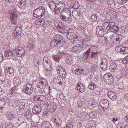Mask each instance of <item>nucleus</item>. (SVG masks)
<instances>
[{"mask_svg":"<svg viewBox=\"0 0 128 128\" xmlns=\"http://www.w3.org/2000/svg\"><path fill=\"white\" fill-rule=\"evenodd\" d=\"M45 10L43 7L39 6L34 11V16L37 18H40L42 16H44Z\"/></svg>","mask_w":128,"mask_h":128,"instance_id":"nucleus-1","label":"nucleus"},{"mask_svg":"<svg viewBox=\"0 0 128 128\" xmlns=\"http://www.w3.org/2000/svg\"><path fill=\"white\" fill-rule=\"evenodd\" d=\"M8 13L11 14L10 19L12 24L14 25L17 24V15L16 12L13 10H10L9 11Z\"/></svg>","mask_w":128,"mask_h":128,"instance_id":"nucleus-2","label":"nucleus"},{"mask_svg":"<svg viewBox=\"0 0 128 128\" xmlns=\"http://www.w3.org/2000/svg\"><path fill=\"white\" fill-rule=\"evenodd\" d=\"M56 68L58 74L62 78H65L66 75V73L64 69L59 65L57 66Z\"/></svg>","mask_w":128,"mask_h":128,"instance_id":"nucleus-3","label":"nucleus"},{"mask_svg":"<svg viewBox=\"0 0 128 128\" xmlns=\"http://www.w3.org/2000/svg\"><path fill=\"white\" fill-rule=\"evenodd\" d=\"M115 23L113 22H108L107 30H109L110 31L112 32H117L119 27L118 26H115Z\"/></svg>","mask_w":128,"mask_h":128,"instance_id":"nucleus-4","label":"nucleus"},{"mask_svg":"<svg viewBox=\"0 0 128 128\" xmlns=\"http://www.w3.org/2000/svg\"><path fill=\"white\" fill-rule=\"evenodd\" d=\"M25 52V50L22 47H19L15 50L14 55L20 57L24 54Z\"/></svg>","mask_w":128,"mask_h":128,"instance_id":"nucleus-5","label":"nucleus"},{"mask_svg":"<svg viewBox=\"0 0 128 128\" xmlns=\"http://www.w3.org/2000/svg\"><path fill=\"white\" fill-rule=\"evenodd\" d=\"M74 30L72 29H70L67 31V36L69 40H72L76 38L77 36H74Z\"/></svg>","mask_w":128,"mask_h":128,"instance_id":"nucleus-6","label":"nucleus"},{"mask_svg":"<svg viewBox=\"0 0 128 128\" xmlns=\"http://www.w3.org/2000/svg\"><path fill=\"white\" fill-rule=\"evenodd\" d=\"M99 104L102 108L107 109L109 107V104L108 100L106 99L102 100H100Z\"/></svg>","mask_w":128,"mask_h":128,"instance_id":"nucleus-7","label":"nucleus"},{"mask_svg":"<svg viewBox=\"0 0 128 128\" xmlns=\"http://www.w3.org/2000/svg\"><path fill=\"white\" fill-rule=\"evenodd\" d=\"M54 26L58 31L60 32L64 31L65 28L64 27V26L62 25V23L60 22H56L54 23Z\"/></svg>","mask_w":128,"mask_h":128,"instance_id":"nucleus-8","label":"nucleus"},{"mask_svg":"<svg viewBox=\"0 0 128 128\" xmlns=\"http://www.w3.org/2000/svg\"><path fill=\"white\" fill-rule=\"evenodd\" d=\"M22 29L20 24H18L16 27V29L14 32V34L15 36H18L21 34Z\"/></svg>","mask_w":128,"mask_h":128,"instance_id":"nucleus-9","label":"nucleus"},{"mask_svg":"<svg viewBox=\"0 0 128 128\" xmlns=\"http://www.w3.org/2000/svg\"><path fill=\"white\" fill-rule=\"evenodd\" d=\"M75 90H78L80 93H83L84 91V87L81 82H78L76 86Z\"/></svg>","mask_w":128,"mask_h":128,"instance_id":"nucleus-10","label":"nucleus"},{"mask_svg":"<svg viewBox=\"0 0 128 128\" xmlns=\"http://www.w3.org/2000/svg\"><path fill=\"white\" fill-rule=\"evenodd\" d=\"M97 34L99 36L102 37L104 36V31L102 27L101 26L97 27L96 29Z\"/></svg>","mask_w":128,"mask_h":128,"instance_id":"nucleus-11","label":"nucleus"},{"mask_svg":"<svg viewBox=\"0 0 128 128\" xmlns=\"http://www.w3.org/2000/svg\"><path fill=\"white\" fill-rule=\"evenodd\" d=\"M43 64L44 68H46L47 66H51L50 60L47 57L45 56L43 60Z\"/></svg>","mask_w":128,"mask_h":128,"instance_id":"nucleus-12","label":"nucleus"},{"mask_svg":"<svg viewBox=\"0 0 128 128\" xmlns=\"http://www.w3.org/2000/svg\"><path fill=\"white\" fill-rule=\"evenodd\" d=\"M14 74V70L10 67H8V69H6L5 70V74L8 76L12 77Z\"/></svg>","mask_w":128,"mask_h":128,"instance_id":"nucleus-13","label":"nucleus"},{"mask_svg":"<svg viewBox=\"0 0 128 128\" xmlns=\"http://www.w3.org/2000/svg\"><path fill=\"white\" fill-rule=\"evenodd\" d=\"M54 40H56L59 44L63 42L64 41V39L61 35L57 34L54 36Z\"/></svg>","mask_w":128,"mask_h":128,"instance_id":"nucleus-14","label":"nucleus"},{"mask_svg":"<svg viewBox=\"0 0 128 128\" xmlns=\"http://www.w3.org/2000/svg\"><path fill=\"white\" fill-rule=\"evenodd\" d=\"M108 97L112 100H114L116 99V94L114 92L110 91L108 92Z\"/></svg>","mask_w":128,"mask_h":128,"instance_id":"nucleus-15","label":"nucleus"},{"mask_svg":"<svg viewBox=\"0 0 128 128\" xmlns=\"http://www.w3.org/2000/svg\"><path fill=\"white\" fill-rule=\"evenodd\" d=\"M107 3L108 6L112 8L116 7H118L117 6V4H116L113 0H110L107 1Z\"/></svg>","mask_w":128,"mask_h":128,"instance_id":"nucleus-16","label":"nucleus"},{"mask_svg":"<svg viewBox=\"0 0 128 128\" xmlns=\"http://www.w3.org/2000/svg\"><path fill=\"white\" fill-rule=\"evenodd\" d=\"M42 110L41 107L39 106H35L32 108V110L33 113L38 114L40 113Z\"/></svg>","mask_w":128,"mask_h":128,"instance_id":"nucleus-17","label":"nucleus"},{"mask_svg":"<svg viewBox=\"0 0 128 128\" xmlns=\"http://www.w3.org/2000/svg\"><path fill=\"white\" fill-rule=\"evenodd\" d=\"M71 12L67 8H64L62 10L60 14L70 16Z\"/></svg>","mask_w":128,"mask_h":128,"instance_id":"nucleus-18","label":"nucleus"},{"mask_svg":"<svg viewBox=\"0 0 128 128\" xmlns=\"http://www.w3.org/2000/svg\"><path fill=\"white\" fill-rule=\"evenodd\" d=\"M70 16L60 14V18L62 21L67 22L69 20Z\"/></svg>","mask_w":128,"mask_h":128,"instance_id":"nucleus-19","label":"nucleus"},{"mask_svg":"<svg viewBox=\"0 0 128 128\" xmlns=\"http://www.w3.org/2000/svg\"><path fill=\"white\" fill-rule=\"evenodd\" d=\"M5 52L4 55L5 57H9L10 58H12L14 56H16L14 55V53L12 51L8 50Z\"/></svg>","mask_w":128,"mask_h":128,"instance_id":"nucleus-20","label":"nucleus"},{"mask_svg":"<svg viewBox=\"0 0 128 128\" xmlns=\"http://www.w3.org/2000/svg\"><path fill=\"white\" fill-rule=\"evenodd\" d=\"M46 68L45 73L46 74L47 76H49L51 75L52 74V68L51 66H47Z\"/></svg>","mask_w":128,"mask_h":128,"instance_id":"nucleus-21","label":"nucleus"},{"mask_svg":"<svg viewBox=\"0 0 128 128\" xmlns=\"http://www.w3.org/2000/svg\"><path fill=\"white\" fill-rule=\"evenodd\" d=\"M72 72L77 74L79 68H80V67L78 66L77 65H75L72 66Z\"/></svg>","mask_w":128,"mask_h":128,"instance_id":"nucleus-22","label":"nucleus"},{"mask_svg":"<svg viewBox=\"0 0 128 128\" xmlns=\"http://www.w3.org/2000/svg\"><path fill=\"white\" fill-rule=\"evenodd\" d=\"M90 48H89L88 50L84 52L83 54V58L84 60H86L88 57L90 52Z\"/></svg>","mask_w":128,"mask_h":128,"instance_id":"nucleus-23","label":"nucleus"},{"mask_svg":"<svg viewBox=\"0 0 128 128\" xmlns=\"http://www.w3.org/2000/svg\"><path fill=\"white\" fill-rule=\"evenodd\" d=\"M59 44H60L58 42V41H57L55 39L54 40V37L53 36V40H52L50 43L51 46L52 47H54Z\"/></svg>","mask_w":128,"mask_h":128,"instance_id":"nucleus-24","label":"nucleus"},{"mask_svg":"<svg viewBox=\"0 0 128 128\" xmlns=\"http://www.w3.org/2000/svg\"><path fill=\"white\" fill-rule=\"evenodd\" d=\"M61 8V6L60 4H57L53 11H54L55 14L60 12Z\"/></svg>","mask_w":128,"mask_h":128,"instance_id":"nucleus-25","label":"nucleus"},{"mask_svg":"<svg viewBox=\"0 0 128 128\" xmlns=\"http://www.w3.org/2000/svg\"><path fill=\"white\" fill-rule=\"evenodd\" d=\"M54 122L57 126H59L62 123V120L60 118L58 117L54 119Z\"/></svg>","mask_w":128,"mask_h":128,"instance_id":"nucleus-26","label":"nucleus"},{"mask_svg":"<svg viewBox=\"0 0 128 128\" xmlns=\"http://www.w3.org/2000/svg\"><path fill=\"white\" fill-rule=\"evenodd\" d=\"M128 10V5H126L124 6L120 7V12L122 13H126Z\"/></svg>","mask_w":128,"mask_h":128,"instance_id":"nucleus-27","label":"nucleus"},{"mask_svg":"<svg viewBox=\"0 0 128 128\" xmlns=\"http://www.w3.org/2000/svg\"><path fill=\"white\" fill-rule=\"evenodd\" d=\"M39 57L38 55L35 56L34 58V63L35 65H37L39 64L40 62L39 59Z\"/></svg>","mask_w":128,"mask_h":128,"instance_id":"nucleus-28","label":"nucleus"},{"mask_svg":"<svg viewBox=\"0 0 128 128\" xmlns=\"http://www.w3.org/2000/svg\"><path fill=\"white\" fill-rule=\"evenodd\" d=\"M56 5V4L54 1H52L49 2L48 6L50 9L52 11H53V10H54Z\"/></svg>","mask_w":128,"mask_h":128,"instance_id":"nucleus-29","label":"nucleus"},{"mask_svg":"<svg viewBox=\"0 0 128 128\" xmlns=\"http://www.w3.org/2000/svg\"><path fill=\"white\" fill-rule=\"evenodd\" d=\"M53 81L55 83L61 85L62 84V83L61 81L60 77L57 76H55L54 78Z\"/></svg>","mask_w":128,"mask_h":128,"instance_id":"nucleus-30","label":"nucleus"},{"mask_svg":"<svg viewBox=\"0 0 128 128\" xmlns=\"http://www.w3.org/2000/svg\"><path fill=\"white\" fill-rule=\"evenodd\" d=\"M128 53V48L126 47H122L120 49V53L125 54Z\"/></svg>","mask_w":128,"mask_h":128,"instance_id":"nucleus-31","label":"nucleus"},{"mask_svg":"<svg viewBox=\"0 0 128 128\" xmlns=\"http://www.w3.org/2000/svg\"><path fill=\"white\" fill-rule=\"evenodd\" d=\"M33 88L31 89L29 88H24V91L26 93L28 94H30L32 92Z\"/></svg>","mask_w":128,"mask_h":128,"instance_id":"nucleus-32","label":"nucleus"},{"mask_svg":"<svg viewBox=\"0 0 128 128\" xmlns=\"http://www.w3.org/2000/svg\"><path fill=\"white\" fill-rule=\"evenodd\" d=\"M65 49L66 48L63 46H60L59 48V52L58 54V55L59 56L60 55H61L64 52V51L65 50Z\"/></svg>","mask_w":128,"mask_h":128,"instance_id":"nucleus-33","label":"nucleus"},{"mask_svg":"<svg viewBox=\"0 0 128 128\" xmlns=\"http://www.w3.org/2000/svg\"><path fill=\"white\" fill-rule=\"evenodd\" d=\"M111 76V75L110 73H108L104 74V76L103 78L104 80H108L109 81L110 80L109 78Z\"/></svg>","mask_w":128,"mask_h":128,"instance_id":"nucleus-34","label":"nucleus"},{"mask_svg":"<svg viewBox=\"0 0 128 128\" xmlns=\"http://www.w3.org/2000/svg\"><path fill=\"white\" fill-rule=\"evenodd\" d=\"M99 53V52H91V56L90 58H96Z\"/></svg>","mask_w":128,"mask_h":128,"instance_id":"nucleus-35","label":"nucleus"},{"mask_svg":"<svg viewBox=\"0 0 128 128\" xmlns=\"http://www.w3.org/2000/svg\"><path fill=\"white\" fill-rule=\"evenodd\" d=\"M85 102V100L83 98H82L81 100H78L77 102L78 104L80 107H81Z\"/></svg>","mask_w":128,"mask_h":128,"instance_id":"nucleus-36","label":"nucleus"},{"mask_svg":"<svg viewBox=\"0 0 128 128\" xmlns=\"http://www.w3.org/2000/svg\"><path fill=\"white\" fill-rule=\"evenodd\" d=\"M98 15L97 14H94L91 16L90 17V19L92 22H95L97 20Z\"/></svg>","mask_w":128,"mask_h":128,"instance_id":"nucleus-37","label":"nucleus"},{"mask_svg":"<svg viewBox=\"0 0 128 128\" xmlns=\"http://www.w3.org/2000/svg\"><path fill=\"white\" fill-rule=\"evenodd\" d=\"M88 87L91 90H93L94 88H96V86L93 82H92L88 85Z\"/></svg>","mask_w":128,"mask_h":128,"instance_id":"nucleus-38","label":"nucleus"},{"mask_svg":"<svg viewBox=\"0 0 128 128\" xmlns=\"http://www.w3.org/2000/svg\"><path fill=\"white\" fill-rule=\"evenodd\" d=\"M49 126H50V124L49 122H44L42 124V128H46Z\"/></svg>","mask_w":128,"mask_h":128,"instance_id":"nucleus-39","label":"nucleus"},{"mask_svg":"<svg viewBox=\"0 0 128 128\" xmlns=\"http://www.w3.org/2000/svg\"><path fill=\"white\" fill-rule=\"evenodd\" d=\"M116 65L114 63L111 65L110 69L112 72H114V70L116 69Z\"/></svg>","mask_w":128,"mask_h":128,"instance_id":"nucleus-40","label":"nucleus"},{"mask_svg":"<svg viewBox=\"0 0 128 128\" xmlns=\"http://www.w3.org/2000/svg\"><path fill=\"white\" fill-rule=\"evenodd\" d=\"M108 64H100L101 69L104 71H106L107 70Z\"/></svg>","mask_w":128,"mask_h":128,"instance_id":"nucleus-41","label":"nucleus"},{"mask_svg":"<svg viewBox=\"0 0 128 128\" xmlns=\"http://www.w3.org/2000/svg\"><path fill=\"white\" fill-rule=\"evenodd\" d=\"M122 62L124 64H127L128 63V56H126L124 58H122Z\"/></svg>","mask_w":128,"mask_h":128,"instance_id":"nucleus-42","label":"nucleus"},{"mask_svg":"<svg viewBox=\"0 0 128 128\" xmlns=\"http://www.w3.org/2000/svg\"><path fill=\"white\" fill-rule=\"evenodd\" d=\"M74 4H73V8L75 9L78 8L80 6V5L78 2L76 1H74Z\"/></svg>","mask_w":128,"mask_h":128,"instance_id":"nucleus-43","label":"nucleus"},{"mask_svg":"<svg viewBox=\"0 0 128 128\" xmlns=\"http://www.w3.org/2000/svg\"><path fill=\"white\" fill-rule=\"evenodd\" d=\"M76 28L82 32H84L85 30V28L81 26V25H79L77 26Z\"/></svg>","mask_w":128,"mask_h":128,"instance_id":"nucleus-44","label":"nucleus"},{"mask_svg":"<svg viewBox=\"0 0 128 128\" xmlns=\"http://www.w3.org/2000/svg\"><path fill=\"white\" fill-rule=\"evenodd\" d=\"M52 56L53 59L56 62H58L60 61V58H61L60 56Z\"/></svg>","mask_w":128,"mask_h":128,"instance_id":"nucleus-45","label":"nucleus"},{"mask_svg":"<svg viewBox=\"0 0 128 128\" xmlns=\"http://www.w3.org/2000/svg\"><path fill=\"white\" fill-rule=\"evenodd\" d=\"M14 117V115L12 113L9 112L8 114V118L10 120L12 119Z\"/></svg>","mask_w":128,"mask_h":128,"instance_id":"nucleus-46","label":"nucleus"},{"mask_svg":"<svg viewBox=\"0 0 128 128\" xmlns=\"http://www.w3.org/2000/svg\"><path fill=\"white\" fill-rule=\"evenodd\" d=\"M120 72L119 71H118L116 72L114 74L115 77L118 79V80H120Z\"/></svg>","mask_w":128,"mask_h":128,"instance_id":"nucleus-47","label":"nucleus"},{"mask_svg":"<svg viewBox=\"0 0 128 128\" xmlns=\"http://www.w3.org/2000/svg\"><path fill=\"white\" fill-rule=\"evenodd\" d=\"M65 60L67 64H70L71 63L72 59L70 56H68V57H66V58H65Z\"/></svg>","mask_w":128,"mask_h":128,"instance_id":"nucleus-48","label":"nucleus"},{"mask_svg":"<svg viewBox=\"0 0 128 128\" xmlns=\"http://www.w3.org/2000/svg\"><path fill=\"white\" fill-rule=\"evenodd\" d=\"M94 122L93 121H89L88 122V126L90 125L91 128H94Z\"/></svg>","mask_w":128,"mask_h":128,"instance_id":"nucleus-49","label":"nucleus"},{"mask_svg":"<svg viewBox=\"0 0 128 128\" xmlns=\"http://www.w3.org/2000/svg\"><path fill=\"white\" fill-rule=\"evenodd\" d=\"M28 47L31 50H32L35 47V46L34 45V43L32 42L31 44L29 43L28 44Z\"/></svg>","mask_w":128,"mask_h":128,"instance_id":"nucleus-50","label":"nucleus"},{"mask_svg":"<svg viewBox=\"0 0 128 128\" xmlns=\"http://www.w3.org/2000/svg\"><path fill=\"white\" fill-rule=\"evenodd\" d=\"M100 94L99 91L97 90H94V92H93L92 93V94L94 96H95L99 94Z\"/></svg>","mask_w":128,"mask_h":128,"instance_id":"nucleus-51","label":"nucleus"},{"mask_svg":"<svg viewBox=\"0 0 128 128\" xmlns=\"http://www.w3.org/2000/svg\"><path fill=\"white\" fill-rule=\"evenodd\" d=\"M62 56H64L65 58L66 57H68V56H70L67 53H66V52H64L61 55H60L59 56L60 57H62Z\"/></svg>","mask_w":128,"mask_h":128,"instance_id":"nucleus-52","label":"nucleus"},{"mask_svg":"<svg viewBox=\"0 0 128 128\" xmlns=\"http://www.w3.org/2000/svg\"><path fill=\"white\" fill-rule=\"evenodd\" d=\"M100 64H108V61L105 58L102 60Z\"/></svg>","mask_w":128,"mask_h":128,"instance_id":"nucleus-53","label":"nucleus"},{"mask_svg":"<svg viewBox=\"0 0 128 128\" xmlns=\"http://www.w3.org/2000/svg\"><path fill=\"white\" fill-rule=\"evenodd\" d=\"M26 0L23 1V0H21V1L19 3V4L22 6H24V5L26 4Z\"/></svg>","mask_w":128,"mask_h":128,"instance_id":"nucleus-54","label":"nucleus"},{"mask_svg":"<svg viewBox=\"0 0 128 128\" xmlns=\"http://www.w3.org/2000/svg\"><path fill=\"white\" fill-rule=\"evenodd\" d=\"M24 88H33L32 87V85L30 83H28L26 85V86H24Z\"/></svg>","mask_w":128,"mask_h":128,"instance_id":"nucleus-55","label":"nucleus"},{"mask_svg":"<svg viewBox=\"0 0 128 128\" xmlns=\"http://www.w3.org/2000/svg\"><path fill=\"white\" fill-rule=\"evenodd\" d=\"M14 92L10 90L8 94L9 96L12 97L14 96Z\"/></svg>","mask_w":128,"mask_h":128,"instance_id":"nucleus-56","label":"nucleus"},{"mask_svg":"<svg viewBox=\"0 0 128 128\" xmlns=\"http://www.w3.org/2000/svg\"><path fill=\"white\" fill-rule=\"evenodd\" d=\"M109 22H105L103 24V26L104 28L107 30V28L108 27V25Z\"/></svg>","mask_w":128,"mask_h":128,"instance_id":"nucleus-57","label":"nucleus"},{"mask_svg":"<svg viewBox=\"0 0 128 128\" xmlns=\"http://www.w3.org/2000/svg\"><path fill=\"white\" fill-rule=\"evenodd\" d=\"M84 70L82 69V68L80 67V68H79V71H78L77 74H80L82 73L83 72L84 73Z\"/></svg>","mask_w":128,"mask_h":128,"instance_id":"nucleus-58","label":"nucleus"},{"mask_svg":"<svg viewBox=\"0 0 128 128\" xmlns=\"http://www.w3.org/2000/svg\"><path fill=\"white\" fill-rule=\"evenodd\" d=\"M115 50L116 52L118 53H120V46H118L116 48Z\"/></svg>","mask_w":128,"mask_h":128,"instance_id":"nucleus-59","label":"nucleus"},{"mask_svg":"<svg viewBox=\"0 0 128 128\" xmlns=\"http://www.w3.org/2000/svg\"><path fill=\"white\" fill-rule=\"evenodd\" d=\"M73 127L72 124H68L66 125V128H72Z\"/></svg>","mask_w":128,"mask_h":128,"instance_id":"nucleus-60","label":"nucleus"},{"mask_svg":"<svg viewBox=\"0 0 128 128\" xmlns=\"http://www.w3.org/2000/svg\"><path fill=\"white\" fill-rule=\"evenodd\" d=\"M3 56L1 54H0V64L3 60Z\"/></svg>","mask_w":128,"mask_h":128,"instance_id":"nucleus-61","label":"nucleus"},{"mask_svg":"<svg viewBox=\"0 0 128 128\" xmlns=\"http://www.w3.org/2000/svg\"><path fill=\"white\" fill-rule=\"evenodd\" d=\"M124 98L127 101H128V94H126L124 95Z\"/></svg>","mask_w":128,"mask_h":128,"instance_id":"nucleus-62","label":"nucleus"},{"mask_svg":"<svg viewBox=\"0 0 128 128\" xmlns=\"http://www.w3.org/2000/svg\"><path fill=\"white\" fill-rule=\"evenodd\" d=\"M17 88V87L16 86H14L10 90L12 91L13 92H14V91L15 90H16Z\"/></svg>","mask_w":128,"mask_h":128,"instance_id":"nucleus-63","label":"nucleus"},{"mask_svg":"<svg viewBox=\"0 0 128 128\" xmlns=\"http://www.w3.org/2000/svg\"><path fill=\"white\" fill-rule=\"evenodd\" d=\"M123 126V127H122V126L120 127V128H128V124H126Z\"/></svg>","mask_w":128,"mask_h":128,"instance_id":"nucleus-64","label":"nucleus"}]
</instances>
